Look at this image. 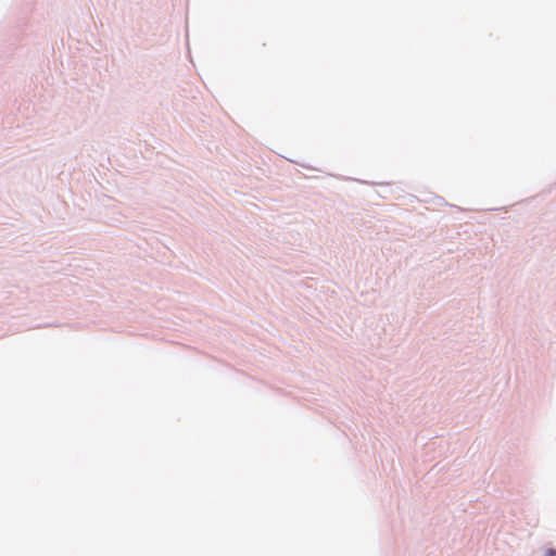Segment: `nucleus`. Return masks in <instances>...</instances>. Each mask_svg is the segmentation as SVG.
Here are the masks:
<instances>
[{
  "instance_id": "obj_1",
  "label": "nucleus",
  "mask_w": 556,
  "mask_h": 556,
  "mask_svg": "<svg viewBox=\"0 0 556 556\" xmlns=\"http://www.w3.org/2000/svg\"><path fill=\"white\" fill-rule=\"evenodd\" d=\"M545 556H556L555 549H548Z\"/></svg>"
}]
</instances>
